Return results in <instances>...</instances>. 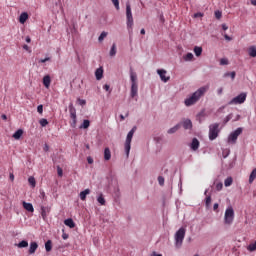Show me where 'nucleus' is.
I'll list each match as a JSON object with an SVG mask.
<instances>
[{
    "label": "nucleus",
    "instance_id": "nucleus-13",
    "mask_svg": "<svg viewBox=\"0 0 256 256\" xmlns=\"http://www.w3.org/2000/svg\"><path fill=\"white\" fill-rule=\"evenodd\" d=\"M37 249H39V244H37V242H31L30 243V248H29V255H33L35 253V251H37Z\"/></svg>",
    "mask_w": 256,
    "mask_h": 256
},
{
    "label": "nucleus",
    "instance_id": "nucleus-32",
    "mask_svg": "<svg viewBox=\"0 0 256 256\" xmlns=\"http://www.w3.org/2000/svg\"><path fill=\"white\" fill-rule=\"evenodd\" d=\"M133 17V13H131V5H126V18Z\"/></svg>",
    "mask_w": 256,
    "mask_h": 256
},
{
    "label": "nucleus",
    "instance_id": "nucleus-60",
    "mask_svg": "<svg viewBox=\"0 0 256 256\" xmlns=\"http://www.w3.org/2000/svg\"><path fill=\"white\" fill-rule=\"evenodd\" d=\"M23 49H25V51H29V46L27 44H24Z\"/></svg>",
    "mask_w": 256,
    "mask_h": 256
},
{
    "label": "nucleus",
    "instance_id": "nucleus-44",
    "mask_svg": "<svg viewBox=\"0 0 256 256\" xmlns=\"http://www.w3.org/2000/svg\"><path fill=\"white\" fill-rule=\"evenodd\" d=\"M115 9H117V11H119V0H111Z\"/></svg>",
    "mask_w": 256,
    "mask_h": 256
},
{
    "label": "nucleus",
    "instance_id": "nucleus-24",
    "mask_svg": "<svg viewBox=\"0 0 256 256\" xmlns=\"http://www.w3.org/2000/svg\"><path fill=\"white\" fill-rule=\"evenodd\" d=\"M53 249V242L51 240H48L45 243V250L47 253L51 252V250Z\"/></svg>",
    "mask_w": 256,
    "mask_h": 256
},
{
    "label": "nucleus",
    "instance_id": "nucleus-35",
    "mask_svg": "<svg viewBox=\"0 0 256 256\" xmlns=\"http://www.w3.org/2000/svg\"><path fill=\"white\" fill-rule=\"evenodd\" d=\"M41 127H47V125H49V121H47V119L45 118H42L40 121H39Z\"/></svg>",
    "mask_w": 256,
    "mask_h": 256
},
{
    "label": "nucleus",
    "instance_id": "nucleus-37",
    "mask_svg": "<svg viewBox=\"0 0 256 256\" xmlns=\"http://www.w3.org/2000/svg\"><path fill=\"white\" fill-rule=\"evenodd\" d=\"M39 197H40V199H42V201H47V195L45 194V191L40 190Z\"/></svg>",
    "mask_w": 256,
    "mask_h": 256
},
{
    "label": "nucleus",
    "instance_id": "nucleus-30",
    "mask_svg": "<svg viewBox=\"0 0 256 256\" xmlns=\"http://www.w3.org/2000/svg\"><path fill=\"white\" fill-rule=\"evenodd\" d=\"M256 179V168L252 170L250 176H249V183H253Z\"/></svg>",
    "mask_w": 256,
    "mask_h": 256
},
{
    "label": "nucleus",
    "instance_id": "nucleus-19",
    "mask_svg": "<svg viewBox=\"0 0 256 256\" xmlns=\"http://www.w3.org/2000/svg\"><path fill=\"white\" fill-rule=\"evenodd\" d=\"M29 19V14L27 12H23L19 17V23L22 25Z\"/></svg>",
    "mask_w": 256,
    "mask_h": 256
},
{
    "label": "nucleus",
    "instance_id": "nucleus-54",
    "mask_svg": "<svg viewBox=\"0 0 256 256\" xmlns=\"http://www.w3.org/2000/svg\"><path fill=\"white\" fill-rule=\"evenodd\" d=\"M110 88H111V87H110L108 84H105V85L103 86V89H104L105 91H109Z\"/></svg>",
    "mask_w": 256,
    "mask_h": 256
},
{
    "label": "nucleus",
    "instance_id": "nucleus-56",
    "mask_svg": "<svg viewBox=\"0 0 256 256\" xmlns=\"http://www.w3.org/2000/svg\"><path fill=\"white\" fill-rule=\"evenodd\" d=\"M224 38L226 39V41H231L232 40V38L227 34L224 35Z\"/></svg>",
    "mask_w": 256,
    "mask_h": 256
},
{
    "label": "nucleus",
    "instance_id": "nucleus-58",
    "mask_svg": "<svg viewBox=\"0 0 256 256\" xmlns=\"http://www.w3.org/2000/svg\"><path fill=\"white\" fill-rule=\"evenodd\" d=\"M222 29H223V31H227V29H229V27L227 25L223 24Z\"/></svg>",
    "mask_w": 256,
    "mask_h": 256
},
{
    "label": "nucleus",
    "instance_id": "nucleus-62",
    "mask_svg": "<svg viewBox=\"0 0 256 256\" xmlns=\"http://www.w3.org/2000/svg\"><path fill=\"white\" fill-rule=\"evenodd\" d=\"M26 43H31V37L29 36L26 37Z\"/></svg>",
    "mask_w": 256,
    "mask_h": 256
},
{
    "label": "nucleus",
    "instance_id": "nucleus-49",
    "mask_svg": "<svg viewBox=\"0 0 256 256\" xmlns=\"http://www.w3.org/2000/svg\"><path fill=\"white\" fill-rule=\"evenodd\" d=\"M47 61H51V58L50 57H46L44 59H40L39 63H47Z\"/></svg>",
    "mask_w": 256,
    "mask_h": 256
},
{
    "label": "nucleus",
    "instance_id": "nucleus-8",
    "mask_svg": "<svg viewBox=\"0 0 256 256\" xmlns=\"http://www.w3.org/2000/svg\"><path fill=\"white\" fill-rule=\"evenodd\" d=\"M70 118L72 121L70 122L71 127H77V110L73 107V104L69 105Z\"/></svg>",
    "mask_w": 256,
    "mask_h": 256
},
{
    "label": "nucleus",
    "instance_id": "nucleus-59",
    "mask_svg": "<svg viewBox=\"0 0 256 256\" xmlns=\"http://www.w3.org/2000/svg\"><path fill=\"white\" fill-rule=\"evenodd\" d=\"M10 180L15 181V175L13 173H10Z\"/></svg>",
    "mask_w": 256,
    "mask_h": 256
},
{
    "label": "nucleus",
    "instance_id": "nucleus-16",
    "mask_svg": "<svg viewBox=\"0 0 256 256\" xmlns=\"http://www.w3.org/2000/svg\"><path fill=\"white\" fill-rule=\"evenodd\" d=\"M182 127L184 129H193V123L191 122L190 119H186L182 122Z\"/></svg>",
    "mask_w": 256,
    "mask_h": 256
},
{
    "label": "nucleus",
    "instance_id": "nucleus-63",
    "mask_svg": "<svg viewBox=\"0 0 256 256\" xmlns=\"http://www.w3.org/2000/svg\"><path fill=\"white\" fill-rule=\"evenodd\" d=\"M223 93V88L218 89V95H221Z\"/></svg>",
    "mask_w": 256,
    "mask_h": 256
},
{
    "label": "nucleus",
    "instance_id": "nucleus-64",
    "mask_svg": "<svg viewBox=\"0 0 256 256\" xmlns=\"http://www.w3.org/2000/svg\"><path fill=\"white\" fill-rule=\"evenodd\" d=\"M251 5H254L256 7V0H251Z\"/></svg>",
    "mask_w": 256,
    "mask_h": 256
},
{
    "label": "nucleus",
    "instance_id": "nucleus-25",
    "mask_svg": "<svg viewBox=\"0 0 256 256\" xmlns=\"http://www.w3.org/2000/svg\"><path fill=\"white\" fill-rule=\"evenodd\" d=\"M23 136V130L22 129H18L14 134H13V138L16 140L21 139V137Z\"/></svg>",
    "mask_w": 256,
    "mask_h": 256
},
{
    "label": "nucleus",
    "instance_id": "nucleus-45",
    "mask_svg": "<svg viewBox=\"0 0 256 256\" xmlns=\"http://www.w3.org/2000/svg\"><path fill=\"white\" fill-rule=\"evenodd\" d=\"M37 112H38L40 115H43V105H42V104L38 105V107H37Z\"/></svg>",
    "mask_w": 256,
    "mask_h": 256
},
{
    "label": "nucleus",
    "instance_id": "nucleus-61",
    "mask_svg": "<svg viewBox=\"0 0 256 256\" xmlns=\"http://www.w3.org/2000/svg\"><path fill=\"white\" fill-rule=\"evenodd\" d=\"M44 151H45V152L49 151V145L45 144V146H44Z\"/></svg>",
    "mask_w": 256,
    "mask_h": 256
},
{
    "label": "nucleus",
    "instance_id": "nucleus-47",
    "mask_svg": "<svg viewBox=\"0 0 256 256\" xmlns=\"http://www.w3.org/2000/svg\"><path fill=\"white\" fill-rule=\"evenodd\" d=\"M205 203H206V207H209V205H211V196L206 197Z\"/></svg>",
    "mask_w": 256,
    "mask_h": 256
},
{
    "label": "nucleus",
    "instance_id": "nucleus-2",
    "mask_svg": "<svg viewBox=\"0 0 256 256\" xmlns=\"http://www.w3.org/2000/svg\"><path fill=\"white\" fill-rule=\"evenodd\" d=\"M130 81H131L130 97H132L133 99L137 97V93L139 91V84L137 82V73H135L133 70L130 71Z\"/></svg>",
    "mask_w": 256,
    "mask_h": 256
},
{
    "label": "nucleus",
    "instance_id": "nucleus-5",
    "mask_svg": "<svg viewBox=\"0 0 256 256\" xmlns=\"http://www.w3.org/2000/svg\"><path fill=\"white\" fill-rule=\"evenodd\" d=\"M187 230H185V228H180L174 236L175 239V246L179 249V247H181V245H183V240L185 239V233Z\"/></svg>",
    "mask_w": 256,
    "mask_h": 256
},
{
    "label": "nucleus",
    "instance_id": "nucleus-50",
    "mask_svg": "<svg viewBox=\"0 0 256 256\" xmlns=\"http://www.w3.org/2000/svg\"><path fill=\"white\" fill-rule=\"evenodd\" d=\"M57 173L59 177H63V169H61V167L57 168Z\"/></svg>",
    "mask_w": 256,
    "mask_h": 256
},
{
    "label": "nucleus",
    "instance_id": "nucleus-34",
    "mask_svg": "<svg viewBox=\"0 0 256 256\" xmlns=\"http://www.w3.org/2000/svg\"><path fill=\"white\" fill-rule=\"evenodd\" d=\"M91 122L89 120H84L83 124L80 126V129H89Z\"/></svg>",
    "mask_w": 256,
    "mask_h": 256
},
{
    "label": "nucleus",
    "instance_id": "nucleus-31",
    "mask_svg": "<svg viewBox=\"0 0 256 256\" xmlns=\"http://www.w3.org/2000/svg\"><path fill=\"white\" fill-rule=\"evenodd\" d=\"M117 55V45L113 44L110 50V57H115Z\"/></svg>",
    "mask_w": 256,
    "mask_h": 256
},
{
    "label": "nucleus",
    "instance_id": "nucleus-29",
    "mask_svg": "<svg viewBox=\"0 0 256 256\" xmlns=\"http://www.w3.org/2000/svg\"><path fill=\"white\" fill-rule=\"evenodd\" d=\"M248 53H249L250 57H256V47L255 46H251L248 49Z\"/></svg>",
    "mask_w": 256,
    "mask_h": 256
},
{
    "label": "nucleus",
    "instance_id": "nucleus-36",
    "mask_svg": "<svg viewBox=\"0 0 256 256\" xmlns=\"http://www.w3.org/2000/svg\"><path fill=\"white\" fill-rule=\"evenodd\" d=\"M184 60H185V61H193V53H187V54L184 56Z\"/></svg>",
    "mask_w": 256,
    "mask_h": 256
},
{
    "label": "nucleus",
    "instance_id": "nucleus-51",
    "mask_svg": "<svg viewBox=\"0 0 256 256\" xmlns=\"http://www.w3.org/2000/svg\"><path fill=\"white\" fill-rule=\"evenodd\" d=\"M216 189L217 191H221V189H223V183L216 184Z\"/></svg>",
    "mask_w": 256,
    "mask_h": 256
},
{
    "label": "nucleus",
    "instance_id": "nucleus-57",
    "mask_svg": "<svg viewBox=\"0 0 256 256\" xmlns=\"http://www.w3.org/2000/svg\"><path fill=\"white\" fill-rule=\"evenodd\" d=\"M213 209H214V211H217V209H219V204L215 203L214 206H213Z\"/></svg>",
    "mask_w": 256,
    "mask_h": 256
},
{
    "label": "nucleus",
    "instance_id": "nucleus-53",
    "mask_svg": "<svg viewBox=\"0 0 256 256\" xmlns=\"http://www.w3.org/2000/svg\"><path fill=\"white\" fill-rule=\"evenodd\" d=\"M87 162L89 163V165H93V158L88 157Z\"/></svg>",
    "mask_w": 256,
    "mask_h": 256
},
{
    "label": "nucleus",
    "instance_id": "nucleus-42",
    "mask_svg": "<svg viewBox=\"0 0 256 256\" xmlns=\"http://www.w3.org/2000/svg\"><path fill=\"white\" fill-rule=\"evenodd\" d=\"M77 102L79 103V105H81V107L87 105V101H85V100H83V99H81V98H78V99H77Z\"/></svg>",
    "mask_w": 256,
    "mask_h": 256
},
{
    "label": "nucleus",
    "instance_id": "nucleus-28",
    "mask_svg": "<svg viewBox=\"0 0 256 256\" xmlns=\"http://www.w3.org/2000/svg\"><path fill=\"white\" fill-rule=\"evenodd\" d=\"M19 249H23L25 247H29V242L27 240H22L20 243L16 244Z\"/></svg>",
    "mask_w": 256,
    "mask_h": 256
},
{
    "label": "nucleus",
    "instance_id": "nucleus-6",
    "mask_svg": "<svg viewBox=\"0 0 256 256\" xmlns=\"http://www.w3.org/2000/svg\"><path fill=\"white\" fill-rule=\"evenodd\" d=\"M216 137H219V123H215L209 126L210 141H215Z\"/></svg>",
    "mask_w": 256,
    "mask_h": 256
},
{
    "label": "nucleus",
    "instance_id": "nucleus-27",
    "mask_svg": "<svg viewBox=\"0 0 256 256\" xmlns=\"http://www.w3.org/2000/svg\"><path fill=\"white\" fill-rule=\"evenodd\" d=\"M28 183H29V185H31V187L34 189V187H36V185H37V181L35 180V177H33V176H30L29 178H28Z\"/></svg>",
    "mask_w": 256,
    "mask_h": 256
},
{
    "label": "nucleus",
    "instance_id": "nucleus-4",
    "mask_svg": "<svg viewBox=\"0 0 256 256\" xmlns=\"http://www.w3.org/2000/svg\"><path fill=\"white\" fill-rule=\"evenodd\" d=\"M137 131V127L134 126L131 131L127 134L126 141H125V152L126 156L129 157V153L131 151V141L133 140V135Z\"/></svg>",
    "mask_w": 256,
    "mask_h": 256
},
{
    "label": "nucleus",
    "instance_id": "nucleus-23",
    "mask_svg": "<svg viewBox=\"0 0 256 256\" xmlns=\"http://www.w3.org/2000/svg\"><path fill=\"white\" fill-rule=\"evenodd\" d=\"M104 159L109 161L111 159V150L109 148L104 149Z\"/></svg>",
    "mask_w": 256,
    "mask_h": 256
},
{
    "label": "nucleus",
    "instance_id": "nucleus-15",
    "mask_svg": "<svg viewBox=\"0 0 256 256\" xmlns=\"http://www.w3.org/2000/svg\"><path fill=\"white\" fill-rule=\"evenodd\" d=\"M95 77H96L97 81H101L103 79V67L96 69Z\"/></svg>",
    "mask_w": 256,
    "mask_h": 256
},
{
    "label": "nucleus",
    "instance_id": "nucleus-17",
    "mask_svg": "<svg viewBox=\"0 0 256 256\" xmlns=\"http://www.w3.org/2000/svg\"><path fill=\"white\" fill-rule=\"evenodd\" d=\"M127 19V28L130 33H133V16H130Z\"/></svg>",
    "mask_w": 256,
    "mask_h": 256
},
{
    "label": "nucleus",
    "instance_id": "nucleus-1",
    "mask_svg": "<svg viewBox=\"0 0 256 256\" xmlns=\"http://www.w3.org/2000/svg\"><path fill=\"white\" fill-rule=\"evenodd\" d=\"M207 93V87H201L196 92H194L189 98H187L184 103L186 107H191V105H195L201 97H203Z\"/></svg>",
    "mask_w": 256,
    "mask_h": 256
},
{
    "label": "nucleus",
    "instance_id": "nucleus-9",
    "mask_svg": "<svg viewBox=\"0 0 256 256\" xmlns=\"http://www.w3.org/2000/svg\"><path fill=\"white\" fill-rule=\"evenodd\" d=\"M246 99H247V94L241 93L230 101V105H233V104L239 105L241 103H245Z\"/></svg>",
    "mask_w": 256,
    "mask_h": 256
},
{
    "label": "nucleus",
    "instance_id": "nucleus-21",
    "mask_svg": "<svg viewBox=\"0 0 256 256\" xmlns=\"http://www.w3.org/2000/svg\"><path fill=\"white\" fill-rule=\"evenodd\" d=\"M89 193H91V190H89V189H85L84 191L80 192L81 201H85V199H87V195H89Z\"/></svg>",
    "mask_w": 256,
    "mask_h": 256
},
{
    "label": "nucleus",
    "instance_id": "nucleus-20",
    "mask_svg": "<svg viewBox=\"0 0 256 256\" xmlns=\"http://www.w3.org/2000/svg\"><path fill=\"white\" fill-rule=\"evenodd\" d=\"M64 225H66L67 227H70V229H75V222L71 218L66 219L64 221Z\"/></svg>",
    "mask_w": 256,
    "mask_h": 256
},
{
    "label": "nucleus",
    "instance_id": "nucleus-14",
    "mask_svg": "<svg viewBox=\"0 0 256 256\" xmlns=\"http://www.w3.org/2000/svg\"><path fill=\"white\" fill-rule=\"evenodd\" d=\"M43 85L46 87V89H49L51 87V76L46 75L43 77Z\"/></svg>",
    "mask_w": 256,
    "mask_h": 256
},
{
    "label": "nucleus",
    "instance_id": "nucleus-7",
    "mask_svg": "<svg viewBox=\"0 0 256 256\" xmlns=\"http://www.w3.org/2000/svg\"><path fill=\"white\" fill-rule=\"evenodd\" d=\"M243 133V128H237L234 132H232L228 137V143H231V145H235L237 143V139L239 135Z\"/></svg>",
    "mask_w": 256,
    "mask_h": 256
},
{
    "label": "nucleus",
    "instance_id": "nucleus-39",
    "mask_svg": "<svg viewBox=\"0 0 256 256\" xmlns=\"http://www.w3.org/2000/svg\"><path fill=\"white\" fill-rule=\"evenodd\" d=\"M248 251H256V241L248 246Z\"/></svg>",
    "mask_w": 256,
    "mask_h": 256
},
{
    "label": "nucleus",
    "instance_id": "nucleus-12",
    "mask_svg": "<svg viewBox=\"0 0 256 256\" xmlns=\"http://www.w3.org/2000/svg\"><path fill=\"white\" fill-rule=\"evenodd\" d=\"M199 145V140L197 138H193L190 144V149H192V151H197V149H199Z\"/></svg>",
    "mask_w": 256,
    "mask_h": 256
},
{
    "label": "nucleus",
    "instance_id": "nucleus-10",
    "mask_svg": "<svg viewBox=\"0 0 256 256\" xmlns=\"http://www.w3.org/2000/svg\"><path fill=\"white\" fill-rule=\"evenodd\" d=\"M157 73L161 79V81H163V83H167V81H169V79H171V77L169 76H165L167 75V70L164 69H158Z\"/></svg>",
    "mask_w": 256,
    "mask_h": 256
},
{
    "label": "nucleus",
    "instance_id": "nucleus-55",
    "mask_svg": "<svg viewBox=\"0 0 256 256\" xmlns=\"http://www.w3.org/2000/svg\"><path fill=\"white\" fill-rule=\"evenodd\" d=\"M194 17H203V13H201V12H198V13H196V14H194Z\"/></svg>",
    "mask_w": 256,
    "mask_h": 256
},
{
    "label": "nucleus",
    "instance_id": "nucleus-48",
    "mask_svg": "<svg viewBox=\"0 0 256 256\" xmlns=\"http://www.w3.org/2000/svg\"><path fill=\"white\" fill-rule=\"evenodd\" d=\"M229 75H230L231 79H235L236 73H235V71H233L231 73H227V74H225V77H227Z\"/></svg>",
    "mask_w": 256,
    "mask_h": 256
},
{
    "label": "nucleus",
    "instance_id": "nucleus-33",
    "mask_svg": "<svg viewBox=\"0 0 256 256\" xmlns=\"http://www.w3.org/2000/svg\"><path fill=\"white\" fill-rule=\"evenodd\" d=\"M224 185L225 187H231V185H233V178L231 177L226 178L224 181Z\"/></svg>",
    "mask_w": 256,
    "mask_h": 256
},
{
    "label": "nucleus",
    "instance_id": "nucleus-26",
    "mask_svg": "<svg viewBox=\"0 0 256 256\" xmlns=\"http://www.w3.org/2000/svg\"><path fill=\"white\" fill-rule=\"evenodd\" d=\"M194 53L196 57H201V53H203V48L199 46L194 47Z\"/></svg>",
    "mask_w": 256,
    "mask_h": 256
},
{
    "label": "nucleus",
    "instance_id": "nucleus-46",
    "mask_svg": "<svg viewBox=\"0 0 256 256\" xmlns=\"http://www.w3.org/2000/svg\"><path fill=\"white\" fill-rule=\"evenodd\" d=\"M220 65H229V60L225 59V58H222L220 60Z\"/></svg>",
    "mask_w": 256,
    "mask_h": 256
},
{
    "label": "nucleus",
    "instance_id": "nucleus-38",
    "mask_svg": "<svg viewBox=\"0 0 256 256\" xmlns=\"http://www.w3.org/2000/svg\"><path fill=\"white\" fill-rule=\"evenodd\" d=\"M158 183L163 187L165 185V178L163 176L158 177Z\"/></svg>",
    "mask_w": 256,
    "mask_h": 256
},
{
    "label": "nucleus",
    "instance_id": "nucleus-41",
    "mask_svg": "<svg viewBox=\"0 0 256 256\" xmlns=\"http://www.w3.org/2000/svg\"><path fill=\"white\" fill-rule=\"evenodd\" d=\"M214 15L217 19H221V17H223V13L219 10L215 11Z\"/></svg>",
    "mask_w": 256,
    "mask_h": 256
},
{
    "label": "nucleus",
    "instance_id": "nucleus-18",
    "mask_svg": "<svg viewBox=\"0 0 256 256\" xmlns=\"http://www.w3.org/2000/svg\"><path fill=\"white\" fill-rule=\"evenodd\" d=\"M23 207L26 211H29V213H33V211H35V208H33V204L31 203L23 202Z\"/></svg>",
    "mask_w": 256,
    "mask_h": 256
},
{
    "label": "nucleus",
    "instance_id": "nucleus-11",
    "mask_svg": "<svg viewBox=\"0 0 256 256\" xmlns=\"http://www.w3.org/2000/svg\"><path fill=\"white\" fill-rule=\"evenodd\" d=\"M51 213V207L49 206H41V216L42 219H47V215Z\"/></svg>",
    "mask_w": 256,
    "mask_h": 256
},
{
    "label": "nucleus",
    "instance_id": "nucleus-40",
    "mask_svg": "<svg viewBox=\"0 0 256 256\" xmlns=\"http://www.w3.org/2000/svg\"><path fill=\"white\" fill-rule=\"evenodd\" d=\"M98 203H100V205H105V198L103 197V195H100L97 198Z\"/></svg>",
    "mask_w": 256,
    "mask_h": 256
},
{
    "label": "nucleus",
    "instance_id": "nucleus-43",
    "mask_svg": "<svg viewBox=\"0 0 256 256\" xmlns=\"http://www.w3.org/2000/svg\"><path fill=\"white\" fill-rule=\"evenodd\" d=\"M105 37H107V32H102L98 38V41H103V39H105Z\"/></svg>",
    "mask_w": 256,
    "mask_h": 256
},
{
    "label": "nucleus",
    "instance_id": "nucleus-22",
    "mask_svg": "<svg viewBox=\"0 0 256 256\" xmlns=\"http://www.w3.org/2000/svg\"><path fill=\"white\" fill-rule=\"evenodd\" d=\"M179 129H181V124H177L174 127L170 128L168 130V134L173 135V133H177V131H179Z\"/></svg>",
    "mask_w": 256,
    "mask_h": 256
},
{
    "label": "nucleus",
    "instance_id": "nucleus-52",
    "mask_svg": "<svg viewBox=\"0 0 256 256\" xmlns=\"http://www.w3.org/2000/svg\"><path fill=\"white\" fill-rule=\"evenodd\" d=\"M62 239H64V240L69 239V234L63 233V234H62Z\"/></svg>",
    "mask_w": 256,
    "mask_h": 256
},
{
    "label": "nucleus",
    "instance_id": "nucleus-3",
    "mask_svg": "<svg viewBox=\"0 0 256 256\" xmlns=\"http://www.w3.org/2000/svg\"><path fill=\"white\" fill-rule=\"evenodd\" d=\"M233 221H235V210H233V207L229 206L224 214V223L225 225H232Z\"/></svg>",
    "mask_w": 256,
    "mask_h": 256
}]
</instances>
